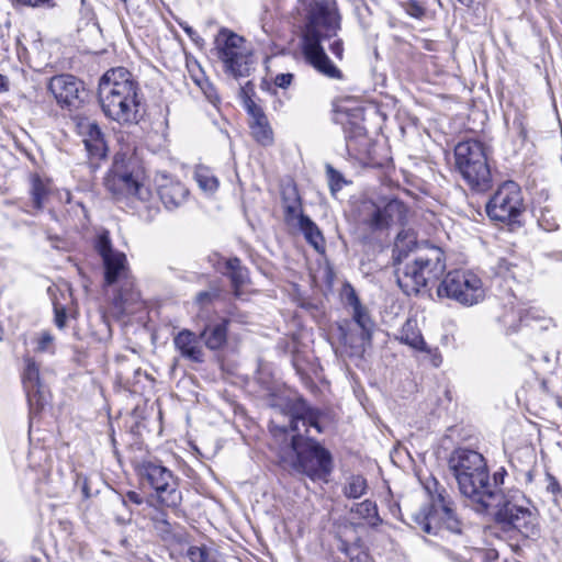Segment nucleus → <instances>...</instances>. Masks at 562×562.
Masks as SVG:
<instances>
[{"label": "nucleus", "instance_id": "nucleus-1", "mask_svg": "<svg viewBox=\"0 0 562 562\" xmlns=\"http://www.w3.org/2000/svg\"><path fill=\"white\" fill-rule=\"evenodd\" d=\"M323 417L321 411L311 407L305 401L295 403L290 420L291 441L280 449L279 462L291 473L326 483L334 469L331 453L308 436L311 428L316 434L323 432Z\"/></svg>", "mask_w": 562, "mask_h": 562}, {"label": "nucleus", "instance_id": "nucleus-2", "mask_svg": "<svg viewBox=\"0 0 562 562\" xmlns=\"http://www.w3.org/2000/svg\"><path fill=\"white\" fill-rule=\"evenodd\" d=\"M339 27L336 2L315 1L310 9L302 37V52L306 61L322 75L334 79H340L341 71L328 58L321 42L325 37L335 36Z\"/></svg>", "mask_w": 562, "mask_h": 562}, {"label": "nucleus", "instance_id": "nucleus-3", "mask_svg": "<svg viewBox=\"0 0 562 562\" xmlns=\"http://www.w3.org/2000/svg\"><path fill=\"white\" fill-rule=\"evenodd\" d=\"M139 91L137 81L126 68L108 70L98 88L103 113L120 124H136L140 119Z\"/></svg>", "mask_w": 562, "mask_h": 562}, {"label": "nucleus", "instance_id": "nucleus-4", "mask_svg": "<svg viewBox=\"0 0 562 562\" xmlns=\"http://www.w3.org/2000/svg\"><path fill=\"white\" fill-rule=\"evenodd\" d=\"M449 468L460 493L476 506V510H485L501 498L491 486L487 464L480 452L458 448L449 458Z\"/></svg>", "mask_w": 562, "mask_h": 562}, {"label": "nucleus", "instance_id": "nucleus-5", "mask_svg": "<svg viewBox=\"0 0 562 562\" xmlns=\"http://www.w3.org/2000/svg\"><path fill=\"white\" fill-rule=\"evenodd\" d=\"M418 247L417 236L413 229H402L397 234L393 246V262L397 281H401V272L404 278H413L419 281L439 279L443 273L446 267L442 252L435 247L429 249L428 255L417 257L412 266L402 267L408 255Z\"/></svg>", "mask_w": 562, "mask_h": 562}, {"label": "nucleus", "instance_id": "nucleus-6", "mask_svg": "<svg viewBox=\"0 0 562 562\" xmlns=\"http://www.w3.org/2000/svg\"><path fill=\"white\" fill-rule=\"evenodd\" d=\"M501 498L490 507H496V521L506 532L517 533L522 539H536L540 527L536 508L518 490L498 493Z\"/></svg>", "mask_w": 562, "mask_h": 562}, {"label": "nucleus", "instance_id": "nucleus-7", "mask_svg": "<svg viewBox=\"0 0 562 562\" xmlns=\"http://www.w3.org/2000/svg\"><path fill=\"white\" fill-rule=\"evenodd\" d=\"M456 167L471 189L484 192L492 187V175L483 143L469 139L454 148Z\"/></svg>", "mask_w": 562, "mask_h": 562}, {"label": "nucleus", "instance_id": "nucleus-8", "mask_svg": "<svg viewBox=\"0 0 562 562\" xmlns=\"http://www.w3.org/2000/svg\"><path fill=\"white\" fill-rule=\"evenodd\" d=\"M412 520L415 529L427 535L437 536L442 529L451 533L461 532L462 524L445 490L430 495L429 503L412 514Z\"/></svg>", "mask_w": 562, "mask_h": 562}, {"label": "nucleus", "instance_id": "nucleus-9", "mask_svg": "<svg viewBox=\"0 0 562 562\" xmlns=\"http://www.w3.org/2000/svg\"><path fill=\"white\" fill-rule=\"evenodd\" d=\"M245 43L244 37L227 29H221L214 41L218 59L234 78L248 77L254 68L252 53Z\"/></svg>", "mask_w": 562, "mask_h": 562}, {"label": "nucleus", "instance_id": "nucleus-10", "mask_svg": "<svg viewBox=\"0 0 562 562\" xmlns=\"http://www.w3.org/2000/svg\"><path fill=\"white\" fill-rule=\"evenodd\" d=\"M104 186L112 196L120 201L123 199H137L146 202L151 196L150 190L139 180L136 173L123 158L116 157L111 170L104 178Z\"/></svg>", "mask_w": 562, "mask_h": 562}, {"label": "nucleus", "instance_id": "nucleus-11", "mask_svg": "<svg viewBox=\"0 0 562 562\" xmlns=\"http://www.w3.org/2000/svg\"><path fill=\"white\" fill-rule=\"evenodd\" d=\"M524 211L522 192L514 181L502 183L486 204V213L494 222L516 223Z\"/></svg>", "mask_w": 562, "mask_h": 562}, {"label": "nucleus", "instance_id": "nucleus-12", "mask_svg": "<svg viewBox=\"0 0 562 562\" xmlns=\"http://www.w3.org/2000/svg\"><path fill=\"white\" fill-rule=\"evenodd\" d=\"M139 474L147 480L161 505L176 508L181 504L179 480L169 469L151 461H144L139 465Z\"/></svg>", "mask_w": 562, "mask_h": 562}, {"label": "nucleus", "instance_id": "nucleus-13", "mask_svg": "<svg viewBox=\"0 0 562 562\" xmlns=\"http://www.w3.org/2000/svg\"><path fill=\"white\" fill-rule=\"evenodd\" d=\"M47 89L61 109L72 111L83 102L85 86L81 80L69 74L54 76Z\"/></svg>", "mask_w": 562, "mask_h": 562}, {"label": "nucleus", "instance_id": "nucleus-14", "mask_svg": "<svg viewBox=\"0 0 562 562\" xmlns=\"http://www.w3.org/2000/svg\"><path fill=\"white\" fill-rule=\"evenodd\" d=\"M22 382L31 414L40 412L48 403L49 392L41 380L38 364L30 357L24 359Z\"/></svg>", "mask_w": 562, "mask_h": 562}, {"label": "nucleus", "instance_id": "nucleus-15", "mask_svg": "<svg viewBox=\"0 0 562 562\" xmlns=\"http://www.w3.org/2000/svg\"><path fill=\"white\" fill-rule=\"evenodd\" d=\"M105 269V281H117L128 278V267L125 254L112 248L108 233L101 234L95 243Z\"/></svg>", "mask_w": 562, "mask_h": 562}, {"label": "nucleus", "instance_id": "nucleus-16", "mask_svg": "<svg viewBox=\"0 0 562 562\" xmlns=\"http://www.w3.org/2000/svg\"><path fill=\"white\" fill-rule=\"evenodd\" d=\"M340 296H341L344 303L347 306L351 307L352 318L361 329V334H360L361 344L358 346V348L363 349V345L371 340V333H372V327H373V323L371 321L369 312L361 304L360 299H359L356 290L351 285V283H344L341 291H340Z\"/></svg>", "mask_w": 562, "mask_h": 562}, {"label": "nucleus", "instance_id": "nucleus-17", "mask_svg": "<svg viewBox=\"0 0 562 562\" xmlns=\"http://www.w3.org/2000/svg\"><path fill=\"white\" fill-rule=\"evenodd\" d=\"M486 290L482 283H439L437 295L439 299L453 300L462 305H473L483 301Z\"/></svg>", "mask_w": 562, "mask_h": 562}, {"label": "nucleus", "instance_id": "nucleus-18", "mask_svg": "<svg viewBox=\"0 0 562 562\" xmlns=\"http://www.w3.org/2000/svg\"><path fill=\"white\" fill-rule=\"evenodd\" d=\"M158 194L166 209L173 210L184 203L189 190L180 181L162 178L158 184Z\"/></svg>", "mask_w": 562, "mask_h": 562}, {"label": "nucleus", "instance_id": "nucleus-19", "mask_svg": "<svg viewBox=\"0 0 562 562\" xmlns=\"http://www.w3.org/2000/svg\"><path fill=\"white\" fill-rule=\"evenodd\" d=\"M383 205L373 201H364L359 209V221L369 232L376 233L387 229Z\"/></svg>", "mask_w": 562, "mask_h": 562}, {"label": "nucleus", "instance_id": "nucleus-20", "mask_svg": "<svg viewBox=\"0 0 562 562\" xmlns=\"http://www.w3.org/2000/svg\"><path fill=\"white\" fill-rule=\"evenodd\" d=\"M281 200L284 211V221L288 225H294L301 217H305L302 210V201L294 184H285L281 190Z\"/></svg>", "mask_w": 562, "mask_h": 562}, {"label": "nucleus", "instance_id": "nucleus-21", "mask_svg": "<svg viewBox=\"0 0 562 562\" xmlns=\"http://www.w3.org/2000/svg\"><path fill=\"white\" fill-rule=\"evenodd\" d=\"M173 342L181 357L192 362H203L204 352L194 333L183 329L177 334Z\"/></svg>", "mask_w": 562, "mask_h": 562}, {"label": "nucleus", "instance_id": "nucleus-22", "mask_svg": "<svg viewBox=\"0 0 562 562\" xmlns=\"http://www.w3.org/2000/svg\"><path fill=\"white\" fill-rule=\"evenodd\" d=\"M396 338L401 342L408 345L413 349H416V350L423 351V352H430V349L428 348L427 344L425 342V340L420 334V330L418 329L416 319L408 318L403 324Z\"/></svg>", "mask_w": 562, "mask_h": 562}, {"label": "nucleus", "instance_id": "nucleus-23", "mask_svg": "<svg viewBox=\"0 0 562 562\" xmlns=\"http://www.w3.org/2000/svg\"><path fill=\"white\" fill-rule=\"evenodd\" d=\"M227 319H223L215 325H206L199 337L209 349L217 350L222 348L227 340Z\"/></svg>", "mask_w": 562, "mask_h": 562}, {"label": "nucleus", "instance_id": "nucleus-24", "mask_svg": "<svg viewBox=\"0 0 562 562\" xmlns=\"http://www.w3.org/2000/svg\"><path fill=\"white\" fill-rule=\"evenodd\" d=\"M302 234L304 235L305 240L319 254L325 252V238L318 228V226L308 217H301L297 223H295Z\"/></svg>", "mask_w": 562, "mask_h": 562}, {"label": "nucleus", "instance_id": "nucleus-25", "mask_svg": "<svg viewBox=\"0 0 562 562\" xmlns=\"http://www.w3.org/2000/svg\"><path fill=\"white\" fill-rule=\"evenodd\" d=\"M384 218L387 222V229L393 225H405L408 222L409 210L398 199H391L383 204Z\"/></svg>", "mask_w": 562, "mask_h": 562}, {"label": "nucleus", "instance_id": "nucleus-26", "mask_svg": "<svg viewBox=\"0 0 562 562\" xmlns=\"http://www.w3.org/2000/svg\"><path fill=\"white\" fill-rule=\"evenodd\" d=\"M220 271L231 281H246L248 279V270L241 265L238 258L225 259L218 262Z\"/></svg>", "mask_w": 562, "mask_h": 562}, {"label": "nucleus", "instance_id": "nucleus-27", "mask_svg": "<svg viewBox=\"0 0 562 562\" xmlns=\"http://www.w3.org/2000/svg\"><path fill=\"white\" fill-rule=\"evenodd\" d=\"M128 503L140 505L143 503V497L138 493L130 491L125 496L117 498L116 520L121 524H125L131 520L132 512L127 507Z\"/></svg>", "mask_w": 562, "mask_h": 562}, {"label": "nucleus", "instance_id": "nucleus-28", "mask_svg": "<svg viewBox=\"0 0 562 562\" xmlns=\"http://www.w3.org/2000/svg\"><path fill=\"white\" fill-rule=\"evenodd\" d=\"M367 488V480L362 475L352 474L346 479L342 493L347 498L356 499L364 495Z\"/></svg>", "mask_w": 562, "mask_h": 562}, {"label": "nucleus", "instance_id": "nucleus-29", "mask_svg": "<svg viewBox=\"0 0 562 562\" xmlns=\"http://www.w3.org/2000/svg\"><path fill=\"white\" fill-rule=\"evenodd\" d=\"M251 135L263 146L271 145L273 142V132L268 119L257 123H249Z\"/></svg>", "mask_w": 562, "mask_h": 562}, {"label": "nucleus", "instance_id": "nucleus-30", "mask_svg": "<svg viewBox=\"0 0 562 562\" xmlns=\"http://www.w3.org/2000/svg\"><path fill=\"white\" fill-rule=\"evenodd\" d=\"M195 180L199 187L207 192H214L218 187V181L216 177L203 166H199L195 169Z\"/></svg>", "mask_w": 562, "mask_h": 562}, {"label": "nucleus", "instance_id": "nucleus-31", "mask_svg": "<svg viewBox=\"0 0 562 562\" xmlns=\"http://www.w3.org/2000/svg\"><path fill=\"white\" fill-rule=\"evenodd\" d=\"M153 527L156 532L164 539L169 540L172 536V526L168 521L167 516L164 512L157 510L154 516H151Z\"/></svg>", "mask_w": 562, "mask_h": 562}, {"label": "nucleus", "instance_id": "nucleus-32", "mask_svg": "<svg viewBox=\"0 0 562 562\" xmlns=\"http://www.w3.org/2000/svg\"><path fill=\"white\" fill-rule=\"evenodd\" d=\"M188 558L191 562H213L216 554L205 546H192L188 549Z\"/></svg>", "mask_w": 562, "mask_h": 562}, {"label": "nucleus", "instance_id": "nucleus-33", "mask_svg": "<svg viewBox=\"0 0 562 562\" xmlns=\"http://www.w3.org/2000/svg\"><path fill=\"white\" fill-rule=\"evenodd\" d=\"M35 351L41 353H54L55 352V338L54 336L47 331L43 330L38 333L35 338Z\"/></svg>", "mask_w": 562, "mask_h": 562}, {"label": "nucleus", "instance_id": "nucleus-34", "mask_svg": "<svg viewBox=\"0 0 562 562\" xmlns=\"http://www.w3.org/2000/svg\"><path fill=\"white\" fill-rule=\"evenodd\" d=\"M85 147L91 158H103L105 156V142L102 136L93 139H83Z\"/></svg>", "mask_w": 562, "mask_h": 562}, {"label": "nucleus", "instance_id": "nucleus-35", "mask_svg": "<svg viewBox=\"0 0 562 562\" xmlns=\"http://www.w3.org/2000/svg\"><path fill=\"white\" fill-rule=\"evenodd\" d=\"M77 126L83 139H93L102 136L101 130L94 121L81 119Z\"/></svg>", "mask_w": 562, "mask_h": 562}, {"label": "nucleus", "instance_id": "nucleus-36", "mask_svg": "<svg viewBox=\"0 0 562 562\" xmlns=\"http://www.w3.org/2000/svg\"><path fill=\"white\" fill-rule=\"evenodd\" d=\"M47 194V189L45 184L40 180L36 179L33 181L32 190H31V196H32V203L33 206L36 210H41L43 207L44 199Z\"/></svg>", "mask_w": 562, "mask_h": 562}, {"label": "nucleus", "instance_id": "nucleus-37", "mask_svg": "<svg viewBox=\"0 0 562 562\" xmlns=\"http://www.w3.org/2000/svg\"><path fill=\"white\" fill-rule=\"evenodd\" d=\"M244 105L250 116L249 123H257L267 120L263 110L248 95L244 98Z\"/></svg>", "mask_w": 562, "mask_h": 562}, {"label": "nucleus", "instance_id": "nucleus-38", "mask_svg": "<svg viewBox=\"0 0 562 562\" xmlns=\"http://www.w3.org/2000/svg\"><path fill=\"white\" fill-rule=\"evenodd\" d=\"M355 510L361 518L368 520H373L378 517V508L375 503L368 499L357 504Z\"/></svg>", "mask_w": 562, "mask_h": 562}, {"label": "nucleus", "instance_id": "nucleus-39", "mask_svg": "<svg viewBox=\"0 0 562 562\" xmlns=\"http://www.w3.org/2000/svg\"><path fill=\"white\" fill-rule=\"evenodd\" d=\"M326 171L328 176V182L331 191H338L342 188L345 183L344 178L339 171L334 169L330 165L326 166Z\"/></svg>", "mask_w": 562, "mask_h": 562}, {"label": "nucleus", "instance_id": "nucleus-40", "mask_svg": "<svg viewBox=\"0 0 562 562\" xmlns=\"http://www.w3.org/2000/svg\"><path fill=\"white\" fill-rule=\"evenodd\" d=\"M53 304L55 312L54 323L58 329H64L67 324L66 307L59 304L57 301H54Z\"/></svg>", "mask_w": 562, "mask_h": 562}, {"label": "nucleus", "instance_id": "nucleus-41", "mask_svg": "<svg viewBox=\"0 0 562 562\" xmlns=\"http://www.w3.org/2000/svg\"><path fill=\"white\" fill-rule=\"evenodd\" d=\"M506 475H507V472H506V470L504 468L499 469L498 471H496L494 473V475H493L494 483L493 484L491 483V486L497 493L505 494L498 487L504 484V479H505Z\"/></svg>", "mask_w": 562, "mask_h": 562}, {"label": "nucleus", "instance_id": "nucleus-42", "mask_svg": "<svg viewBox=\"0 0 562 562\" xmlns=\"http://www.w3.org/2000/svg\"><path fill=\"white\" fill-rule=\"evenodd\" d=\"M292 79V74H279L274 79V83L277 87L285 89L291 85Z\"/></svg>", "mask_w": 562, "mask_h": 562}, {"label": "nucleus", "instance_id": "nucleus-43", "mask_svg": "<svg viewBox=\"0 0 562 562\" xmlns=\"http://www.w3.org/2000/svg\"><path fill=\"white\" fill-rule=\"evenodd\" d=\"M329 50L331 52V54L338 58V59H341L342 56H344V45H342V41L337 38L335 40L330 46H329Z\"/></svg>", "mask_w": 562, "mask_h": 562}, {"label": "nucleus", "instance_id": "nucleus-44", "mask_svg": "<svg viewBox=\"0 0 562 562\" xmlns=\"http://www.w3.org/2000/svg\"><path fill=\"white\" fill-rule=\"evenodd\" d=\"M215 297H217V292L216 291H214V290H212V291H204V292H201V293L198 294L196 301H198V303L203 304L206 301L214 300Z\"/></svg>", "mask_w": 562, "mask_h": 562}, {"label": "nucleus", "instance_id": "nucleus-45", "mask_svg": "<svg viewBox=\"0 0 562 562\" xmlns=\"http://www.w3.org/2000/svg\"><path fill=\"white\" fill-rule=\"evenodd\" d=\"M407 12L412 16L419 18V16L424 15L425 9L416 2H412L407 9Z\"/></svg>", "mask_w": 562, "mask_h": 562}, {"label": "nucleus", "instance_id": "nucleus-46", "mask_svg": "<svg viewBox=\"0 0 562 562\" xmlns=\"http://www.w3.org/2000/svg\"><path fill=\"white\" fill-rule=\"evenodd\" d=\"M146 207V214H143V217L150 222L155 218V216L158 214V207H153V206H145Z\"/></svg>", "mask_w": 562, "mask_h": 562}, {"label": "nucleus", "instance_id": "nucleus-47", "mask_svg": "<svg viewBox=\"0 0 562 562\" xmlns=\"http://www.w3.org/2000/svg\"><path fill=\"white\" fill-rule=\"evenodd\" d=\"M396 284H397L398 288H401L406 293H411V291H414L415 293L419 292V289L415 286L417 283H402V282H398Z\"/></svg>", "mask_w": 562, "mask_h": 562}, {"label": "nucleus", "instance_id": "nucleus-48", "mask_svg": "<svg viewBox=\"0 0 562 562\" xmlns=\"http://www.w3.org/2000/svg\"><path fill=\"white\" fill-rule=\"evenodd\" d=\"M21 3H24L26 5L36 7L40 4L49 3L50 0H18Z\"/></svg>", "mask_w": 562, "mask_h": 562}, {"label": "nucleus", "instance_id": "nucleus-49", "mask_svg": "<svg viewBox=\"0 0 562 562\" xmlns=\"http://www.w3.org/2000/svg\"><path fill=\"white\" fill-rule=\"evenodd\" d=\"M429 353H434L432 355V363L435 367H439L442 359H441V356L438 353V350L435 349L434 351L430 349V352Z\"/></svg>", "mask_w": 562, "mask_h": 562}, {"label": "nucleus", "instance_id": "nucleus-50", "mask_svg": "<svg viewBox=\"0 0 562 562\" xmlns=\"http://www.w3.org/2000/svg\"><path fill=\"white\" fill-rule=\"evenodd\" d=\"M548 477L550 480L548 490H550L552 493H557L560 490L558 482L551 475H549Z\"/></svg>", "mask_w": 562, "mask_h": 562}, {"label": "nucleus", "instance_id": "nucleus-51", "mask_svg": "<svg viewBox=\"0 0 562 562\" xmlns=\"http://www.w3.org/2000/svg\"><path fill=\"white\" fill-rule=\"evenodd\" d=\"M458 1L465 7H471L474 2V0H458Z\"/></svg>", "mask_w": 562, "mask_h": 562}, {"label": "nucleus", "instance_id": "nucleus-52", "mask_svg": "<svg viewBox=\"0 0 562 562\" xmlns=\"http://www.w3.org/2000/svg\"><path fill=\"white\" fill-rule=\"evenodd\" d=\"M5 83V77L0 74V87H3Z\"/></svg>", "mask_w": 562, "mask_h": 562}, {"label": "nucleus", "instance_id": "nucleus-53", "mask_svg": "<svg viewBox=\"0 0 562 562\" xmlns=\"http://www.w3.org/2000/svg\"><path fill=\"white\" fill-rule=\"evenodd\" d=\"M184 31L188 33V34H191L192 30L191 27H186Z\"/></svg>", "mask_w": 562, "mask_h": 562}, {"label": "nucleus", "instance_id": "nucleus-54", "mask_svg": "<svg viewBox=\"0 0 562 562\" xmlns=\"http://www.w3.org/2000/svg\"><path fill=\"white\" fill-rule=\"evenodd\" d=\"M63 284L65 285V288H66L67 290H69V288H68V284H69V283L64 282Z\"/></svg>", "mask_w": 562, "mask_h": 562}]
</instances>
